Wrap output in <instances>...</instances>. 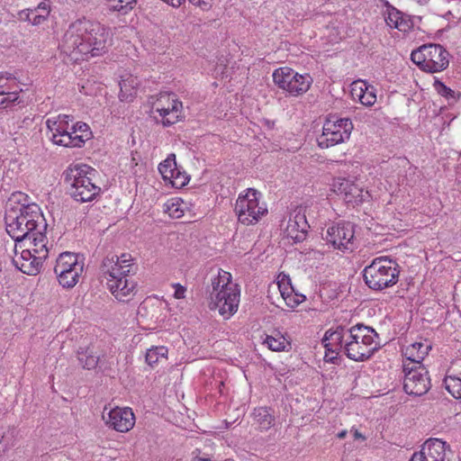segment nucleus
I'll return each mask as SVG.
<instances>
[{
	"label": "nucleus",
	"mask_w": 461,
	"mask_h": 461,
	"mask_svg": "<svg viewBox=\"0 0 461 461\" xmlns=\"http://www.w3.org/2000/svg\"><path fill=\"white\" fill-rule=\"evenodd\" d=\"M377 333L374 329L363 324L350 328L338 326L334 330H328L322 339L326 349L324 358L333 362L339 352L355 361L368 359L377 348Z\"/></svg>",
	"instance_id": "obj_2"
},
{
	"label": "nucleus",
	"mask_w": 461,
	"mask_h": 461,
	"mask_svg": "<svg viewBox=\"0 0 461 461\" xmlns=\"http://www.w3.org/2000/svg\"><path fill=\"white\" fill-rule=\"evenodd\" d=\"M25 20L31 23L33 25H39L42 23L43 21L46 20V18L43 15L38 14L35 12L34 13H25Z\"/></svg>",
	"instance_id": "obj_40"
},
{
	"label": "nucleus",
	"mask_w": 461,
	"mask_h": 461,
	"mask_svg": "<svg viewBox=\"0 0 461 461\" xmlns=\"http://www.w3.org/2000/svg\"><path fill=\"white\" fill-rule=\"evenodd\" d=\"M398 264L387 257H379L363 270V277L366 285L375 291H382L394 285L399 278Z\"/></svg>",
	"instance_id": "obj_7"
},
{
	"label": "nucleus",
	"mask_w": 461,
	"mask_h": 461,
	"mask_svg": "<svg viewBox=\"0 0 461 461\" xmlns=\"http://www.w3.org/2000/svg\"><path fill=\"white\" fill-rule=\"evenodd\" d=\"M352 130L350 119L330 115L323 123L322 133L317 138L318 146L328 149L345 142L349 139Z\"/></svg>",
	"instance_id": "obj_11"
},
{
	"label": "nucleus",
	"mask_w": 461,
	"mask_h": 461,
	"mask_svg": "<svg viewBox=\"0 0 461 461\" xmlns=\"http://www.w3.org/2000/svg\"><path fill=\"white\" fill-rule=\"evenodd\" d=\"M23 88L12 75L0 74V104L2 109L12 107L22 102Z\"/></svg>",
	"instance_id": "obj_20"
},
{
	"label": "nucleus",
	"mask_w": 461,
	"mask_h": 461,
	"mask_svg": "<svg viewBox=\"0 0 461 461\" xmlns=\"http://www.w3.org/2000/svg\"><path fill=\"white\" fill-rule=\"evenodd\" d=\"M403 389L406 393L420 396L426 393L430 388V379L428 370L423 365L411 366L403 365Z\"/></svg>",
	"instance_id": "obj_16"
},
{
	"label": "nucleus",
	"mask_w": 461,
	"mask_h": 461,
	"mask_svg": "<svg viewBox=\"0 0 461 461\" xmlns=\"http://www.w3.org/2000/svg\"><path fill=\"white\" fill-rule=\"evenodd\" d=\"M332 188L348 204L352 206L362 203L363 201L369 197L368 192L364 191L362 186L356 184L355 180L350 178H334Z\"/></svg>",
	"instance_id": "obj_19"
},
{
	"label": "nucleus",
	"mask_w": 461,
	"mask_h": 461,
	"mask_svg": "<svg viewBox=\"0 0 461 461\" xmlns=\"http://www.w3.org/2000/svg\"><path fill=\"white\" fill-rule=\"evenodd\" d=\"M84 270V261L78 254L61 253L56 260L54 272L60 285L74 287L79 281Z\"/></svg>",
	"instance_id": "obj_12"
},
{
	"label": "nucleus",
	"mask_w": 461,
	"mask_h": 461,
	"mask_svg": "<svg viewBox=\"0 0 461 461\" xmlns=\"http://www.w3.org/2000/svg\"><path fill=\"white\" fill-rule=\"evenodd\" d=\"M324 239L336 249L352 251L355 249V225L340 221L327 229Z\"/></svg>",
	"instance_id": "obj_15"
},
{
	"label": "nucleus",
	"mask_w": 461,
	"mask_h": 461,
	"mask_svg": "<svg viewBox=\"0 0 461 461\" xmlns=\"http://www.w3.org/2000/svg\"><path fill=\"white\" fill-rule=\"evenodd\" d=\"M234 211L240 223L250 226L258 223L267 213V206L258 190L248 188L239 194Z\"/></svg>",
	"instance_id": "obj_8"
},
{
	"label": "nucleus",
	"mask_w": 461,
	"mask_h": 461,
	"mask_svg": "<svg viewBox=\"0 0 461 461\" xmlns=\"http://www.w3.org/2000/svg\"><path fill=\"white\" fill-rule=\"evenodd\" d=\"M36 13L38 14L43 15L45 18L48 17L50 14V6L47 3L41 2L38 5V6L34 9H28L25 13Z\"/></svg>",
	"instance_id": "obj_39"
},
{
	"label": "nucleus",
	"mask_w": 461,
	"mask_h": 461,
	"mask_svg": "<svg viewBox=\"0 0 461 461\" xmlns=\"http://www.w3.org/2000/svg\"><path fill=\"white\" fill-rule=\"evenodd\" d=\"M309 227L304 212L302 210L294 211L290 214L285 232L295 243L301 242L305 240Z\"/></svg>",
	"instance_id": "obj_21"
},
{
	"label": "nucleus",
	"mask_w": 461,
	"mask_h": 461,
	"mask_svg": "<svg viewBox=\"0 0 461 461\" xmlns=\"http://www.w3.org/2000/svg\"><path fill=\"white\" fill-rule=\"evenodd\" d=\"M71 117L67 114H59L47 119L49 137L55 145L72 148L73 145L80 142L81 139L71 137Z\"/></svg>",
	"instance_id": "obj_13"
},
{
	"label": "nucleus",
	"mask_w": 461,
	"mask_h": 461,
	"mask_svg": "<svg viewBox=\"0 0 461 461\" xmlns=\"http://www.w3.org/2000/svg\"><path fill=\"white\" fill-rule=\"evenodd\" d=\"M347 433H348L347 430H342V431L338 433V438H344L346 437Z\"/></svg>",
	"instance_id": "obj_45"
},
{
	"label": "nucleus",
	"mask_w": 461,
	"mask_h": 461,
	"mask_svg": "<svg viewBox=\"0 0 461 461\" xmlns=\"http://www.w3.org/2000/svg\"><path fill=\"white\" fill-rule=\"evenodd\" d=\"M184 202L179 198H173L165 203V211L172 218H181L184 215Z\"/></svg>",
	"instance_id": "obj_36"
},
{
	"label": "nucleus",
	"mask_w": 461,
	"mask_h": 461,
	"mask_svg": "<svg viewBox=\"0 0 461 461\" xmlns=\"http://www.w3.org/2000/svg\"><path fill=\"white\" fill-rule=\"evenodd\" d=\"M274 84L289 95L298 97L304 95L312 84L308 73L300 74L289 67H281L272 74Z\"/></svg>",
	"instance_id": "obj_10"
},
{
	"label": "nucleus",
	"mask_w": 461,
	"mask_h": 461,
	"mask_svg": "<svg viewBox=\"0 0 461 461\" xmlns=\"http://www.w3.org/2000/svg\"><path fill=\"white\" fill-rule=\"evenodd\" d=\"M110 29L97 21L77 19L68 25L61 41V53L74 62L105 54L112 45Z\"/></svg>",
	"instance_id": "obj_1"
},
{
	"label": "nucleus",
	"mask_w": 461,
	"mask_h": 461,
	"mask_svg": "<svg viewBox=\"0 0 461 461\" xmlns=\"http://www.w3.org/2000/svg\"><path fill=\"white\" fill-rule=\"evenodd\" d=\"M167 356V348L166 347H154L148 349L146 353V362L153 366L162 359H166Z\"/></svg>",
	"instance_id": "obj_33"
},
{
	"label": "nucleus",
	"mask_w": 461,
	"mask_h": 461,
	"mask_svg": "<svg viewBox=\"0 0 461 461\" xmlns=\"http://www.w3.org/2000/svg\"><path fill=\"white\" fill-rule=\"evenodd\" d=\"M166 182L175 188H182L188 184L189 176L176 167V170L170 173Z\"/></svg>",
	"instance_id": "obj_34"
},
{
	"label": "nucleus",
	"mask_w": 461,
	"mask_h": 461,
	"mask_svg": "<svg viewBox=\"0 0 461 461\" xmlns=\"http://www.w3.org/2000/svg\"><path fill=\"white\" fill-rule=\"evenodd\" d=\"M132 262V257L126 253L106 258L103 261L107 286L114 297L122 302L129 301L136 288V283L129 276L133 269Z\"/></svg>",
	"instance_id": "obj_4"
},
{
	"label": "nucleus",
	"mask_w": 461,
	"mask_h": 461,
	"mask_svg": "<svg viewBox=\"0 0 461 461\" xmlns=\"http://www.w3.org/2000/svg\"><path fill=\"white\" fill-rule=\"evenodd\" d=\"M448 52L439 44H425L413 50L411 59L421 70L437 73L449 64Z\"/></svg>",
	"instance_id": "obj_9"
},
{
	"label": "nucleus",
	"mask_w": 461,
	"mask_h": 461,
	"mask_svg": "<svg viewBox=\"0 0 461 461\" xmlns=\"http://www.w3.org/2000/svg\"><path fill=\"white\" fill-rule=\"evenodd\" d=\"M34 256L36 255L27 248L22 249L20 253H18L17 248H15V256L13 258V262L23 273L35 276L40 272L43 262L38 260V258Z\"/></svg>",
	"instance_id": "obj_22"
},
{
	"label": "nucleus",
	"mask_w": 461,
	"mask_h": 461,
	"mask_svg": "<svg viewBox=\"0 0 461 461\" xmlns=\"http://www.w3.org/2000/svg\"><path fill=\"white\" fill-rule=\"evenodd\" d=\"M384 11V21L391 28H395L401 32H409L412 27V23L408 15L404 14L393 5L386 3Z\"/></svg>",
	"instance_id": "obj_26"
},
{
	"label": "nucleus",
	"mask_w": 461,
	"mask_h": 461,
	"mask_svg": "<svg viewBox=\"0 0 461 461\" xmlns=\"http://www.w3.org/2000/svg\"><path fill=\"white\" fill-rule=\"evenodd\" d=\"M176 162L175 154L168 155L167 158L158 165V171L164 181H167V178L173 170H176Z\"/></svg>",
	"instance_id": "obj_37"
},
{
	"label": "nucleus",
	"mask_w": 461,
	"mask_h": 461,
	"mask_svg": "<svg viewBox=\"0 0 461 461\" xmlns=\"http://www.w3.org/2000/svg\"><path fill=\"white\" fill-rule=\"evenodd\" d=\"M447 391L456 399L461 395V376L456 375H447L444 379Z\"/></svg>",
	"instance_id": "obj_32"
},
{
	"label": "nucleus",
	"mask_w": 461,
	"mask_h": 461,
	"mask_svg": "<svg viewBox=\"0 0 461 461\" xmlns=\"http://www.w3.org/2000/svg\"><path fill=\"white\" fill-rule=\"evenodd\" d=\"M46 230H39L34 232L33 235H31V238L27 240L26 242L22 243L23 246H27V249L32 250L38 258V260H41L42 262L48 258L49 249L47 247L48 240L45 235Z\"/></svg>",
	"instance_id": "obj_27"
},
{
	"label": "nucleus",
	"mask_w": 461,
	"mask_h": 461,
	"mask_svg": "<svg viewBox=\"0 0 461 461\" xmlns=\"http://www.w3.org/2000/svg\"><path fill=\"white\" fill-rule=\"evenodd\" d=\"M435 87L438 93L440 95L446 97L447 99L455 98V92L447 86H445L443 83L437 82L435 84Z\"/></svg>",
	"instance_id": "obj_38"
},
{
	"label": "nucleus",
	"mask_w": 461,
	"mask_h": 461,
	"mask_svg": "<svg viewBox=\"0 0 461 461\" xmlns=\"http://www.w3.org/2000/svg\"><path fill=\"white\" fill-rule=\"evenodd\" d=\"M91 131L89 126L82 122L71 125V137L81 139L80 142L72 146V148L81 147L85 141L90 138Z\"/></svg>",
	"instance_id": "obj_31"
},
{
	"label": "nucleus",
	"mask_w": 461,
	"mask_h": 461,
	"mask_svg": "<svg viewBox=\"0 0 461 461\" xmlns=\"http://www.w3.org/2000/svg\"><path fill=\"white\" fill-rule=\"evenodd\" d=\"M19 196H23L24 200L26 199V196H24L23 194H20Z\"/></svg>",
	"instance_id": "obj_46"
},
{
	"label": "nucleus",
	"mask_w": 461,
	"mask_h": 461,
	"mask_svg": "<svg viewBox=\"0 0 461 461\" xmlns=\"http://www.w3.org/2000/svg\"><path fill=\"white\" fill-rule=\"evenodd\" d=\"M96 171L91 167L81 164L70 167L66 180L69 183L70 195L77 202L86 203L94 200L101 188L94 182Z\"/></svg>",
	"instance_id": "obj_6"
},
{
	"label": "nucleus",
	"mask_w": 461,
	"mask_h": 461,
	"mask_svg": "<svg viewBox=\"0 0 461 461\" xmlns=\"http://www.w3.org/2000/svg\"><path fill=\"white\" fill-rule=\"evenodd\" d=\"M173 287L175 289L174 291V296L176 299H184L185 297V292L186 288L180 284H174Z\"/></svg>",
	"instance_id": "obj_42"
},
{
	"label": "nucleus",
	"mask_w": 461,
	"mask_h": 461,
	"mask_svg": "<svg viewBox=\"0 0 461 461\" xmlns=\"http://www.w3.org/2000/svg\"><path fill=\"white\" fill-rule=\"evenodd\" d=\"M417 1L421 3V2H426L427 0H417Z\"/></svg>",
	"instance_id": "obj_47"
},
{
	"label": "nucleus",
	"mask_w": 461,
	"mask_h": 461,
	"mask_svg": "<svg viewBox=\"0 0 461 461\" xmlns=\"http://www.w3.org/2000/svg\"><path fill=\"white\" fill-rule=\"evenodd\" d=\"M351 96L365 106H372L376 102V90L365 80H357L351 84Z\"/></svg>",
	"instance_id": "obj_24"
},
{
	"label": "nucleus",
	"mask_w": 461,
	"mask_h": 461,
	"mask_svg": "<svg viewBox=\"0 0 461 461\" xmlns=\"http://www.w3.org/2000/svg\"><path fill=\"white\" fill-rule=\"evenodd\" d=\"M77 356L81 366L88 370L95 368L99 361L98 357L94 356L88 348L78 350Z\"/></svg>",
	"instance_id": "obj_35"
},
{
	"label": "nucleus",
	"mask_w": 461,
	"mask_h": 461,
	"mask_svg": "<svg viewBox=\"0 0 461 461\" xmlns=\"http://www.w3.org/2000/svg\"><path fill=\"white\" fill-rule=\"evenodd\" d=\"M209 308L217 310L224 319H230L238 311L240 298L239 285L232 282L230 273L220 269L211 280Z\"/></svg>",
	"instance_id": "obj_5"
},
{
	"label": "nucleus",
	"mask_w": 461,
	"mask_h": 461,
	"mask_svg": "<svg viewBox=\"0 0 461 461\" xmlns=\"http://www.w3.org/2000/svg\"><path fill=\"white\" fill-rule=\"evenodd\" d=\"M14 198H11L7 205L6 231L16 242L15 248H22L23 242H26L39 230H46L47 224L38 204L18 203L15 206Z\"/></svg>",
	"instance_id": "obj_3"
},
{
	"label": "nucleus",
	"mask_w": 461,
	"mask_h": 461,
	"mask_svg": "<svg viewBox=\"0 0 461 461\" xmlns=\"http://www.w3.org/2000/svg\"><path fill=\"white\" fill-rule=\"evenodd\" d=\"M276 285L285 304L290 308H295L305 301V295L294 292L291 285L290 278L285 275H279Z\"/></svg>",
	"instance_id": "obj_23"
},
{
	"label": "nucleus",
	"mask_w": 461,
	"mask_h": 461,
	"mask_svg": "<svg viewBox=\"0 0 461 461\" xmlns=\"http://www.w3.org/2000/svg\"><path fill=\"white\" fill-rule=\"evenodd\" d=\"M189 3L199 7L203 11H209L212 9L213 0H188Z\"/></svg>",
	"instance_id": "obj_41"
},
{
	"label": "nucleus",
	"mask_w": 461,
	"mask_h": 461,
	"mask_svg": "<svg viewBox=\"0 0 461 461\" xmlns=\"http://www.w3.org/2000/svg\"><path fill=\"white\" fill-rule=\"evenodd\" d=\"M263 343L272 351H284L289 346L287 339L280 332L266 335Z\"/></svg>",
	"instance_id": "obj_30"
},
{
	"label": "nucleus",
	"mask_w": 461,
	"mask_h": 461,
	"mask_svg": "<svg viewBox=\"0 0 461 461\" xmlns=\"http://www.w3.org/2000/svg\"><path fill=\"white\" fill-rule=\"evenodd\" d=\"M458 399H461V395H460V397Z\"/></svg>",
	"instance_id": "obj_48"
},
{
	"label": "nucleus",
	"mask_w": 461,
	"mask_h": 461,
	"mask_svg": "<svg viewBox=\"0 0 461 461\" xmlns=\"http://www.w3.org/2000/svg\"><path fill=\"white\" fill-rule=\"evenodd\" d=\"M163 1L170 4L173 7H179L182 5V0H163Z\"/></svg>",
	"instance_id": "obj_44"
},
{
	"label": "nucleus",
	"mask_w": 461,
	"mask_h": 461,
	"mask_svg": "<svg viewBox=\"0 0 461 461\" xmlns=\"http://www.w3.org/2000/svg\"><path fill=\"white\" fill-rule=\"evenodd\" d=\"M102 419L108 428L122 433L130 431L135 425V415L129 407L105 406Z\"/></svg>",
	"instance_id": "obj_17"
},
{
	"label": "nucleus",
	"mask_w": 461,
	"mask_h": 461,
	"mask_svg": "<svg viewBox=\"0 0 461 461\" xmlns=\"http://www.w3.org/2000/svg\"><path fill=\"white\" fill-rule=\"evenodd\" d=\"M253 418L261 430L269 429L275 422L271 410L267 407L256 408L253 411Z\"/></svg>",
	"instance_id": "obj_29"
},
{
	"label": "nucleus",
	"mask_w": 461,
	"mask_h": 461,
	"mask_svg": "<svg viewBox=\"0 0 461 461\" xmlns=\"http://www.w3.org/2000/svg\"><path fill=\"white\" fill-rule=\"evenodd\" d=\"M154 110L158 113L159 122L164 127H169L184 117L183 104L172 93H160L154 104Z\"/></svg>",
	"instance_id": "obj_14"
},
{
	"label": "nucleus",
	"mask_w": 461,
	"mask_h": 461,
	"mask_svg": "<svg viewBox=\"0 0 461 461\" xmlns=\"http://www.w3.org/2000/svg\"><path fill=\"white\" fill-rule=\"evenodd\" d=\"M452 456L449 445L439 438L426 440L420 450L412 454L410 461H449Z\"/></svg>",
	"instance_id": "obj_18"
},
{
	"label": "nucleus",
	"mask_w": 461,
	"mask_h": 461,
	"mask_svg": "<svg viewBox=\"0 0 461 461\" xmlns=\"http://www.w3.org/2000/svg\"><path fill=\"white\" fill-rule=\"evenodd\" d=\"M431 349V345L428 341H416L406 346L403 349L405 357L403 365L416 366L422 365L421 362Z\"/></svg>",
	"instance_id": "obj_25"
},
{
	"label": "nucleus",
	"mask_w": 461,
	"mask_h": 461,
	"mask_svg": "<svg viewBox=\"0 0 461 461\" xmlns=\"http://www.w3.org/2000/svg\"><path fill=\"white\" fill-rule=\"evenodd\" d=\"M351 432L353 433V437L355 439H361V440L366 439L365 436L362 433H360L357 429L352 428Z\"/></svg>",
	"instance_id": "obj_43"
},
{
	"label": "nucleus",
	"mask_w": 461,
	"mask_h": 461,
	"mask_svg": "<svg viewBox=\"0 0 461 461\" xmlns=\"http://www.w3.org/2000/svg\"><path fill=\"white\" fill-rule=\"evenodd\" d=\"M140 81L137 77L125 73L121 76L120 81V97L122 100L128 101L135 94L136 88L140 86Z\"/></svg>",
	"instance_id": "obj_28"
}]
</instances>
